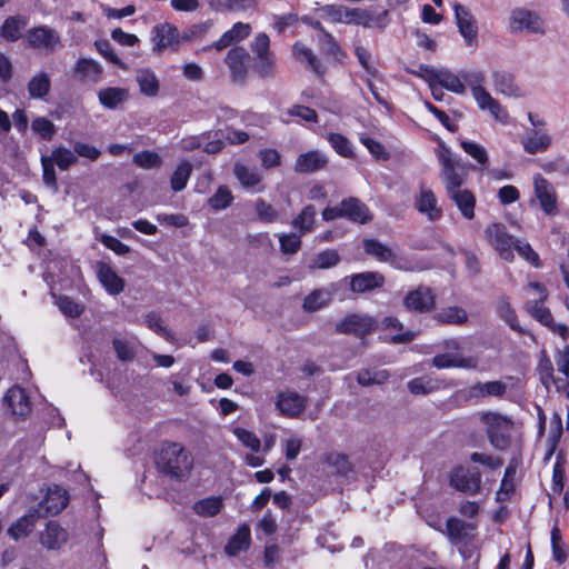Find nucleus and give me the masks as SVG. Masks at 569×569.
<instances>
[{
    "instance_id": "40",
    "label": "nucleus",
    "mask_w": 569,
    "mask_h": 569,
    "mask_svg": "<svg viewBox=\"0 0 569 569\" xmlns=\"http://www.w3.org/2000/svg\"><path fill=\"white\" fill-rule=\"evenodd\" d=\"M51 81L49 76L41 72L30 79L28 83V92L33 99H42L49 93Z\"/></svg>"
},
{
    "instance_id": "35",
    "label": "nucleus",
    "mask_w": 569,
    "mask_h": 569,
    "mask_svg": "<svg viewBox=\"0 0 569 569\" xmlns=\"http://www.w3.org/2000/svg\"><path fill=\"white\" fill-rule=\"evenodd\" d=\"M28 24V19L23 17H9L4 20L0 34L8 41H17L21 38L22 31Z\"/></svg>"
},
{
    "instance_id": "18",
    "label": "nucleus",
    "mask_w": 569,
    "mask_h": 569,
    "mask_svg": "<svg viewBox=\"0 0 569 569\" xmlns=\"http://www.w3.org/2000/svg\"><path fill=\"white\" fill-rule=\"evenodd\" d=\"M327 164L328 158L323 152L309 150L297 157L293 168L298 173H312L325 169Z\"/></svg>"
},
{
    "instance_id": "48",
    "label": "nucleus",
    "mask_w": 569,
    "mask_h": 569,
    "mask_svg": "<svg viewBox=\"0 0 569 569\" xmlns=\"http://www.w3.org/2000/svg\"><path fill=\"white\" fill-rule=\"evenodd\" d=\"M222 508V499L220 497H209L194 503L193 510L202 517H213Z\"/></svg>"
},
{
    "instance_id": "51",
    "label": "nucleus",
    "mask_w": 569,
    "mask_h": 569,
    "mask_svg": "<svg viewBox=\"0 0 569 569\" xmlns=\"http://www.w3.org/2000/svg\"><path fill=\"white\" fill-rule=\"evenodd\" d=\"M277 69V61L273 53L256 58L254 70L261 78L273 77Z\"/></svg>"
},
{
    "instance_id": "43",
    "label": "nucleus",
    "mask_w": 569,
    "mask_h": 569,
    "mask_svg": "<svg viewBox=\"0 0 569 569\" xmlns=\"http://www.w3.org/2000/svg\"><path fill=\"white\" fill-rule=\"evenodd\" d=\"M192 166L189 161H181L176 170L173 171L170 184L173 191H181L187 186V182L191 176Z\"/></svg>"
},
{
    "instance_id": "19",
    "label": "nucleus",
    "mask_w": 569,
    "mask_h": 569,
    "mask_svg": "<svg viewBox=\"0 0 569 569\" xmlns=\"http://www.w3.org/2000/svg\"><path fill=\"white\" fill-rule=\"evenodd\" d=\"M432 366L437 369H476L478 367V359L476 357H463L460 353L445 352L432 358Z\"/></svg>"
},
{
    "instance_id": "20",
    "label": "nucleus",
    "mask_w": 569,
    "mask_h": 569,
    "mask_svg": "<svg viewBox=\"0 0 569 569\" xmlns=\"http://www.w3.org/2000/svg\"><path fill=\"white\" fill-rule=\"evenodd\" d=\"M507 385L501 380L477 382L469 387L468 396L470 399L502 398L507 392Z\"/></svg>"
},
{
    "instance_id": "12",
    "label": "nucleus",
    "mask_w": 569,
    "mask_h": 569,
    "mask_svg": "<svg viewBox=\"0 0 569 569\" xmlns=\"http://www.w3.org/2000/svg\"><path fill=\"white\" fill-rule=\"evenodd\" d=\"M249 53L242 47H232L224 57L230 78L236 83H243L248 76Z\"/></svg>"
},
{
    "instance_id": "13",
    "label": "nucleus",
    "mask_w": 569,
    "mask_h": 569,
    "mask_svg": "<svg viewBox=\"0 0 569 569\" xmlns=\"http://www.w3.org/2000/svg\"><path fill=\"white\" fill-rule=\"evenodd\" d=\"M528 312L542 326L549 328L552 332L559 335L563 340L569 337V328L565 325H558L553 321L550 310L543 306L542 301L529 300L526 306Z\"/></svg>"
},
{
    "instance_id": "52",
    "label": "nucleus",
    "mask_w": 569,
    "mask_h": 569,
    "mask_svg": "<svg viewBox=\"0 0 569 569\" xmlns=\"http://www.w3.org/2000/svg\"><path fill=\"white\" fill-rule=\"evenodd\" d=\"M327 140L335 151L341 157L350 158L353 156L351 143L345 136L331 132L328 133Z\"/></svg>"
},
{
    "instance_id": "10",
    "label": "nucleus",
    "mask_w": 569,
    "mask_h": 569,
    "mask_svg": "<svg viewBox=\"0 0 569 569\" xmlns=\"http://www.w3.org/2000/svg\"><path fill=\"white\" fill-rule=\"evenodd\" d=\"M26 40L29 47L52 52L62 46L58 32L47 26H40L28 30Z\"/></svg>"
},
{
    "instance_id": "62",
    "label": "nucleus",
    "mask_w": 569,
    "mask_h": 569,
    "mask_svg": "<svg viewBox=\"0 0 569 569\" xmlns=\"http://www.w3.org/2000/svg\"><path fill=\"white\" fill-rule=\"evenodd\" d=\"M232 201V194L226 187H220L217 192L210 198L209 203L214 210L226 209Z\"/></svg>"
},
{
    "instance_id": "9",
    "label": "nucleus",
    "mask_w": 569,
    "mask_h": 569,
    "mask_svg": "<svg viewBox=\"0 0 569 569\" xmlns=\"http://www.w3.org/2000/svg\"><path fill=\"white\" fill-rule=\"evenodd\" d=\"M307 405V397L290 389L279 391L274 401V406L280 415L287 418L300 417V415L306 410Z\"/></svg>"
},
{
    "instance_id": "29",
    "label": "nucleus",
    "mask_w": 569,
    "mask_h": 569,
    "mask_svg": "<svg viewBox=\"0 0 569 569\" xmlns=\"http://www.w3.org/2000/svg\"><path fill=\"white\" fill-rule=\"evenodd\" d=\"M74 72L80 80L97 83L101 79L102 67L92 59L80 58L76 63Z\"/></svg>"
},
{
    "instance_id": "5",
    "label": "nucleus",
    "mask_w": 569,
    "mask_h": 569,
    "mask_svg": "<svg viewBox=\"0 0 569 569\" xmlns=\"http://www.w3.org/2000/svg\"><path fill=\"white\" fill-rule=\"evenodd\" d=\"M69 541V531L54 520L48 521L44 528L39 531V543L49 552H63Z\"/></svg>"
},
{
    "instance_id": "14",
    "label": "nucleus",
    "mask_w": 569,
    "mask_h": 569,
    "mask_svg": "<svg viewBox=\"0 0 569 569\" xmlns=\"http://www.w3.org/2000/svg\"><path fill=\"white\" fill-rule=\"evenodd\" d=\"M456 22L460 34L468 47H477L478 27L476 19L463 6L456 3L453 6Z\"/></svg>"
},
{
    "instance_id": "59",
    "label": "nucleus",
    "mask_w": 569,
    "mask_h": 569,
    "mask_svg": "<svg viewBox=\"0 0 569 569\" xmlns=\"http://www.w3.org/2000/svg\"><path fill=\"white\" fill-rule=\"evenodd\" d=\"M513 249H516L518 254L526 261H528L531 266H533L535 268L540 267L539 256L528 242L516 240Z\"/></svg>"
},
{
    "instance_id": "61",
    "label": "nucleus",
    "mask_w": 569,
    "mask_h": 569,
    "mask_svg": "<svg viewBox=\"0 0 569 569\" xmlns=\"http://www.w3.org/2000/svg\"><path fill=\"white\" fill-rule=\"evenodd\" d=\"M32 130L43 139H51L54 134V124L44 117L36 118L31 124Z\"/></svg>"
},
{
    "instance_id": "46",
    "label": "nucleus",
    "mask_w": 569,
    "mask_h": 569,
    "mask_svg": "<svg viewBox=\"0 0 569 569\" xmlns=\"http://www.w3.org/2000/svg\"><path fill=\"white\" fill-rule=\"evenodd\" d=\"M321 18L336 23H347L348 8L342 4H326L318 9Z\"/></svg>"
},
{
    "instance_id": "11",
    "label": "nucleus",
    "mask_w": 569,
    "mask_h": 569,
    "mask_svg": "<svg viewBox=\"0 0 569 569\" xmlns=\"http://www.w3.org/2000/svg\"><path fill=\"white\" fill-rule=\"evenodd\" d=\"M450 485L458 491L468 495H478L481 490V473L478 470L459 466L450 476Z\"/></svg>"
},
{
    "instance_id": "1",
    "label": "nucleus",
    "mask_w": 569,
    "mask_h": 569,
    "mask_svg": "<svg viewBox=\"0 0 569 569\" xmlns=\"http://www.w3.org/2000/svg\"><path fill=\"white\" fill-rule=\"evenodd\" d=\"M154 462L161 472L178 480H186L193 468L191 452L179 442H163Z\"/></svg>"
},
{
    "instance_id": "15",
    "label": "nucleus",
    "mask_w": 569,
    "mask_h": 569,
    "mask_svg": "<svg viewBox=\"0 0 569 569\" xmlns=\"http://www.w3.org/2000/svg\"><path fill=\"white\" fill-rule=\"evenodd\" d=\"M250 32L251 27L249 23L237 22L230 30L226 31L219 40L209 46L202 47L200 51L206 52L214 49L220 52L228 47H236L234 44L246 39Z\"/></svg>"
},
{
    "instance_id": "36",
    "label": "nucleus",
    "mask_w": 569,
    "mask_h": 569,
    "mask_svg": "<svg viewBox=\"0 0 569 569\" xmlns=\"http://www.w3.org/2000/svg\"><path fill=\"white\" fill-rule=\"evenodd\" d=\"M390 373L385 369H361L356 373V379L362 387L380 386L387 382Z\"/></svg>"
},
{
    "instance_id": "8",
    "label": "nucleus",
    "mask_w": 569,
    "mask_h": 569,
    "mask_svg": "<svg viewBox=\"0 0 569 569\" xmlns=\"http://www.w3.org/2000/svg\"><path fill=\"white\" fill-rule=\"evenodd\" d=\"M510 30L512 32L543 33L545 22L536 12L517 8L510 14Z\"/></svg>"
},
{
    "instance_id": "58",
    "label": "nucleus",
    "mask_w": 569,
    "mask_h": 569,
    "mask_svg": "<svg viewBox=\"0 0 569 569\" xmlns=\"http://www.w3.org/2000/svg\"><path fill=\"white\" fill-rule=\"evenodd\" d=\"M470 460L475 463L482 465L489 470H497L503 465V460L497 456L485 452H472Z\"/></svg>"
},
{
    "instance_id": "42",
    "label": "nucleus",
    "mask_w": 569,
    "mask_h": 569,
    "mask_svg": "<svg viewBox=\"0 0 569 569\" xmlns=\"http://www.w3.org/2000/svg\"><path fill=\"white\" fill-rule=\"evenodd\" d=\"M497 312L501 319H503L511 329L521 332L522 329L519 326L517 315L507 297H500L496 303Z\"/></svg>"
},
{
    "instance_id": "54",
    "label": "nucleus",
    "mask_w": 569,
    "mask_h": 569,
    "mask_svg": "<svg viewBox=\"0 0 569 569\" xmlns=\"http://www.w3.org/2000/svg\"><path fill=\"white\" fill-rule=\"evenodd\" d=\"M437 319L445 323L461 325L467 321V313L459 307H448L437 313Z\"/></svg>"
},
{
    "instance_id": "3",
    "label": "nucleus",
    "mask_w": 569,
    "mask_h": 569,
    "mask_svg": "<svg viewBox=\"0 0 569 569\" xmlns=\"http://www.w3.org/2000/svg\"><path fill=\"white\" fill-rule=\"evenodd\" d=\"M480 421L486 426L489 443L497 450H506L510 446V431L513 421L510 417L496 411H485L480 415Z\"/></svg>"
},
{
    "instance_id": "63",
    "label": "nucleus",
    "mask_w": 569,
    "mask_h": 569,
    "mask_svg": "<svg viewBox=\"0 0 569 569\" xmlns=\"http://www.w3.org/2000/svg\"><path fill=\"white\" fill-rule=\"evenodd\" d=\"M279 241L281 252L284 254H293L300 249V236L296 233L281 234Z\"/></svg>"
},
{
    "instance_id": "57",
    "label": "nucleus",
    "mask_w": 569,
    "mask_h": 569,
    "mask_svg": "<svg viewBox=\"0 0 569 569\" xmlns=\"http://www.w3.org/2000/svg\"><path fill=\"white\" fill-rule=\"evenodd\" d=\"M233 433L244 447L249 448L254 452H258L260 450L261 441L253 432L237 427L233 429Z\"/></svg>"
},
{
    "instance_id": "55",
    "label": "nucleus",
    "mask_w": 569,
    "mask_h": 569,
    "mask_svg": "<svg viewBox=\"0 0 569 569\" xmlns=\"http://www.w3.org/2000/svg\"><path fill=\"white\" fill-rule=\"evenodd\" d=\"M373 17L372 14L360 8L349 9L348 8V21L347 24L355 23L359 24L366 28H370L373 24Z\"/></svg>"
},
{
    "instance_id": "27",
    "label": "nucleus",
    "mask_w": 569,
    "mask_h": 569,
    "mask_svg": "<svg viewBox=\"0 0 569 569\" xmlns=\"http://www.w3.org/2000/svg\"><path fill=\"white\" fill-rule=\"evenodd\" d=\"M68 501V492L59 486H53L48 488L41 505L48 513L58 515L67 507Z\"/></svg>"
},
{
    "instance_id": "7",
    "label": "nucleus",
    "mask_w": 569,
    "mask_h": 569,
    "mask_svg": "<svg viewBox=\"0 0 569 569\" xmlns=\"http://www.w3.org/2000/svg\"><path fill=\"white\" fill-rule=\"evenodd\" d=\"M486 238L501 259L508 262L513 261V244L516 240L507 232L505 226L492 223L486 229Z\"/></svg>"
},
{
    "instance_id": "47",
    "label": "nucleus",
    "mask_w": 569,
    "mask_h": 569,
    "mask_svg": "<svg viewBox=\"0 0 569 569\" xmlns=\"http://www.w3.org/2000/svg\"><path fill=\"white\" fill-rule=\"evenodd\" d=\"M368 211L366 204L358 198H347L342 200L340 208L326 207L321 213H365Z\"/></svg>"
},
{
    "instance_id": "41",
    "label": "nucleus",
    "mask_w": 569,
    "mask_h": 569,
    "mask_svg": "<svg viewBox=\"0 0 569 569\" xmlns=\"http://www.w3.org/2000/svg\"><path fill=\"white\" fill-rule=\"evenodd\" d=\"M340 261L339 253L336 250L329 249L317 253L308 261V268L313 269H329L337 266Z\"/></svg>"
},
{
    "instance_id": "49",
    "label": "nucleus",
    "mask_w": 569,
    "mask_h": 569,
    "mask_svg": "<svg viewBox=\"0 0 569 569\" xmlns=\"http://www.w3.org/2000/svg\"><path fill=\"white\" fill-rule=\"evenodd\" d=\"M460 146L467 154H469L479 163L481 169H486L488 167L489 157L483 146L477 142L465 140L460 142Z\"/></svg>"
},
{
    "instance_id": "28",
    "label": "nucleus",
    "mask_w": 569,
    "mask_h": 569,
    "mask_svg": "<svg viewBox=\"0 0 569 569\" xmlns=\"http://www.w3.org/2000/svg\"><path fill=\"white\" fill-rule=\"evenodd\" d=\"M332 290L325 288L315 289L305 297L302 310L308 313L319 311L329 306V303L332 300Z\"/></svg>"
},
{
    "instance_id": "16",
    "label": "nucleus",
    "mask_w": 569,
    "mask_h": 569,
    "mask_svg": "<svg viewBox=\"0 0 569 569\" xmlns=\"http://www.w3.org/2000/svg\"><path fill=\"white\" fill-rule=\"evenodd\" d=\"M533 190L541 210L546 213H551L557 210V194L555 188L540 173H537L533 177Z\"/></svg>"
},
{
    "instance_id": "44",
    "label": "nucleus",
    "mask_w": 569,
    "mask_h": 569,
    "mask_svg": "<svg viewBox=\"0 0 569 569\" xmlns=\"http://www.w3.org/2000/svg\"><path fill=\"white\" fill-rule=\"evenodd\" d=\"M451 199L456 202L461 213H473L476 199L473 194L461 188L448 191Z\"/></svg>"
},
{
    "instance_id": "26",
    "label": "nucleus",
    "mask_w": 569,
    "mask_h": 569,
    "mask_svg": "<svg viewBox=\"0 0 569 569\" xmlns=\"http://www.w3.org/2000/svg\"><path fill=\"white\" fill-rule=\"evenodd\" d=\"M153 50L161 52L163 49L178 42V30L170 23H161L152 29Z\"/></svg>"
},
{
    "instance_id": "24",
    "label": "nucleus",
    "mask_w": 569,
    "mask_h": 569,
    "mask_svg": "<svg viewBox=\"0 0 569 569\" xmlns=\"http://www.w3.org/2000/svg\"><path fill=\"white\" fill-rule=\"evenodd\" d=\"M4 402L10 408L12 415L24 417L31 411L30 399L20 387L10 388L4 396Z\"/></svg>"
},
{
    "instance_id": "37",
    "label": "nucleus",
    "mask_w": 569,
    "mask_h": 569,
    "mask_svg": "<svg viewBox=\"0 0 569 569\" xmlns=\"http://www.w3.org/2000/svg\"><path fill=\"white\" fill-rule=\"evenodd\" d=\"M436 83L453 93L463 94L466 92V84L461 76H457L448 70L440 69L437 74Z\"/></svg>"
},
{
    "instance_id": "30",
    "label": "nucleus",
    "mask_w": 569,
    "mask_h": 569,
    "mask_svg": "<svg viewBox=\"0 0 569 569\" xmlns=\"http://www.w3.org/2000/svg\"><path fill=\"white\" fill-rule=\"evenodd\" d=\"M38 519L39 515L37 511L20 517L10 526L8 535L14 540L28 537L36 528Z\"/></svg>"
},
{
    "instance_id": "32",
    "label": "nucleus",
    "mask_w": 569,
    "mask_h": 569,
    "mask_svg": "<svg viewBox=\"0 0 569 569\" xmlns=\"http://www.w3.org/2000/svg\"><path fill=\"white\" fill-rule=\"evenodd\" d=\"M363 250L367 254L376 258L380 262H387L396 266L397 256L393 250L377 240L365 239Z\"/></svg>"
},
{
    "instance_id": "50",
    "label": "nucleus",
    "mask_w": 569,
    "mask_h": 569,
    "mask_svg": "<svg viewBox=\"0 0 569 569\" xmlns=\"http://www.w3.org/2000/svg\"><path fill=\"white\" fill-rule=\"evenodd\" d=\"M49 159L52 160L54 164L58 166L61 170H68L71 166L77 163L78 158L70 149H67L64 147L56 148L51 157Z\"/></svg>"
},
{
    "instance_id": "17",
    "label": "nucleus",
    "mask_w": 569,
    "mask_h": 569,
    "mask_svg": "<svg viewBox=\"0 0 569 569\" xmlns=\"http://www.w3.org/2000/svg\"><path fill=\"white\" fill-rule=\"evenodd\" d=\"M495 91L508 98H522L525 96L522 89L517 83L512 73L506 70H495L491 73Z\"/></svg>"
},
{
    "instance_id": "38",
    "label": "nucleus",
    "mask_w": 569,
    "mask_h": 569,
    "mask_svg": "<svg viewBox=\"0 0 569 569\" xmlns=\"http://www.w3.org/2000/svg\"><path fill=\"white\" fill-rule=\"evenodd\" d=\"M98 99L103 107L114 109L128 99V91L123 88H104L98 92Z\"/></svg>"
},
{
    "instance_id": "53",
    "label": "nucleus",
    "mask_w": 569,
    "mask_h": 569,
    "mask_svg": "<svg viewBox=\"0 0 569 569\" xmlns=\"http://www.w3.org/2000/svg\"><path fill=\"white\" fill-rule=\"evenodd\" d=\"M133 163L142 169H157L162 164V159L157 152L141 151L133 156Z\"/></svg>"
},
{
    "instance_id": "34",
    "label": "nucleus",
    "mask_w": 569,
    "mask_h": 569,
    "mask_svg": "<svg viewBox=\"0 0 569 569\" xmlns=\"http://www.w3.org/2000/svg\"><path fill=\"white\" fill-rule=\"evenodd\" d=\"M233 173L243 188L260 190L261 174L254 168L238 162L233 167Z\"/></svg>"
},
{
    "instance_id": "45",
    "label": "nucleus",
    "mask_w": 569,
    "mask_h": 569,
    "mask_svg": "<svg viewBox=\"0 0 569 569\" xmlns=\"http://www.w3.org/2000/svg\"><path fill=\"white\" fill-rule=\"evenodd\" d=\"M325 462L333 469V472L340 476H347L352 471V465L349 458L340 452L328 453Z\"/></svg>"
},
{
    "instance_id": "21",
    "label": "nucleus",
    "mask_w": 569,
    "mask_h": 569,
    "mask_svg": "<svg viewBox=\"0 0 569 569\" xmlns=\"http://www.w3.org/2000/svg\"><path fill=\"white\" fill-rule=\"evenodd\" d=\"M385 284V277L379 272H361L353 274L350 279V290L356 293H365L381 288Z\"/></svg>"
},
{
    "instance_id": "22",
    "label": "nucleus",
    "mask_w": 569,
    "mask_h": 569,
    "mask_svg": "<svg viewBox=\"0 0 569 569\" xmlns=\"http://www.w3.org/2000/svg\"><path fill=\"white\" fill-rule=\"evenodd\" d=\"M552 139L547 129H530L521 143L527 153L545 152L551 146Z\"/></svg>"
},
{
    "instance_id": "23",
    "label": "nucleus",
    "mask_w": 569,
    "mask_h": 569,
    "mask_svg": "<svg viewBox=\"0 0 569 569\" xmlns=\"http://www.w3.org/2000/svg\"><path fill=\"white\" fill-rule=\"evenodd\" d=\"M403 303L410 310L429 311L435 306V297L429 288L419 287L406 296Z\"/></svg>"
},
{
    "instance_id": "33",
    "label": "nucleus",
    "mask_w": 569,
    "mask_h": 569,
    "mask_svg": "<svg viewBox=\"0 0 569 569\" xmlns=\"http://www.w3.org/2000/svg\"><path fill=\"white\" fill-rule=\"evenodd\" d=\"M251 542L250 528L248 525H241L237 532L230 538L224 550L229 556H237L239 552L249 548Z\"/></svg>"
},
{
    "instance_id": "56",
    "label": "nucleus",
    "mask_w": 569,
    "mask_h": 569,
    "mask_svg": "<svg viewBox=\"0 0 569 569\" xmlns=\"http://www.w3.org/2000/svg\"><path fill=\"white\" fill-rule=\"evenodd\" d=\"M57 305L64 316L71 318H78L84 311V307L82 305L73 301L69 297H59Z\"/></svg>"
},
{
    "instance_id": "4",
    "label": "nucleus",
    "mask_w": 569,
    "mask_h": 569,
    "mask_svg": "<svg viewBox=\"0 0 569 569\" xmlns=\"http://www.w3.org/2000/svg\"><path fill=\"white\" fill-rule=\"evenodd\" d=\"M437 157L441 164L440 178L447 191L461 188L468 174L467 166L443 143L439 144Z\"/></svg>"
},
{
    "instance_id": "6",
    "label": "nucleus",
    "mask_w": 569,
    "mask_h": 569,
    "mask_svg": "<svg viewBox=\"0 0 569 569\" xmlns=\"http://www.w3.org/2000/svg\"><path fill=\"white\" fill-rule=\"evenodd\" d=\"M376 327L377 321L372 317L363 313H351L338 321L335 330L340 335H353L362 338L371 333Z\"/></svg>"
},
{
    "instance_id": "64",
    "label": "nucleus",
    "mask_w": 569,
    "mask_h": 569,
    "mask_svg": "<svg viewBox=\"0 0 569 569\" xmlns=\"http://www.w3.org/2000/svg\"><path fill=\"white\" fill-rule=\"evenodd\" d=\"M251 50L254 58L272 53L270 51V39L267 33H258L251 42Z\"/></svg>"
},
{
    "instance_id": "60",
    "label": "nucleus",
    "mask_w": 569,
    "mask_h": 569,
    "mask_svg": "<svg viewBox=\"0 0 569 569\" xmlns=\"http://www.w3.org/2000/svg\"><path fill=\"white\" fill-rule=\"evenodd\" d=\"M538 370L540 373V380L546 388H549L551 383H556L553 366L546 353H543L539 360Z\"/></svg>"
},
{
    "instance_id": "25",
    "label": "nucleus",
    "mask_w": 569,
    "mask_h": 569,
    "mask_svg": "<svg viewBox=\"0 0 569 569\" xmlns=\"http://www.w3.org/2000/svg\"><path fill=\"white\" fill-rule=\"evenodd\" d=\"M97 276L100 283L110 295H119L124 289V281L117 272L107 263H98Z\"/></svg>"
},
{
    "instance_id": "31",
    "label": "nucleus",
    "mask_w": 569,
    "mask_h": 569,
    "mask_svg": "<svg viewBox=\"0 0 569 569\" xmlns=\"http://www.w3.org/2000/svg\"><path fill=\"white\" fill-rule=\"evenodd\" d=\"M292 53L299 62L305 63L317 76H323V67L321 66L315 52L306 44L299 41L296 42L292 48Z\"/></svg>"
},
{
    "instance_id": "39",
    "label": "nucleus",
    "mask_w": 569,
    "mask_h": 569,
    "mask_svg": "<svg viewBox=\"0 0 569 569\" xmlns=\"http://www.w3.org/2000/svg\"><path fill=\"white\" fill-rule=\"evenodd\" d=\"M141 93L148 97H154L159 92V81L150 69H140L136 76Z\"/></svg>"
},
{
    "instance_id": "2",
    "label": "nucleus",
    "mask_w": 569,
    "mask_h": 569,
    "mask_svg": "<svg viewBox=\"0 0 569 569\" xmlns=\"http://www.w3.org/2000/svg\"><path fill=\"white\" fill-rule=\"evenodd\" d=\"M461 78L466 88L470 89L472 98L481 111L488 112L499 123H508L509 113L507 109L485 87L486 74L483 71H463Z\"/></svg>"
}]
</instances>
